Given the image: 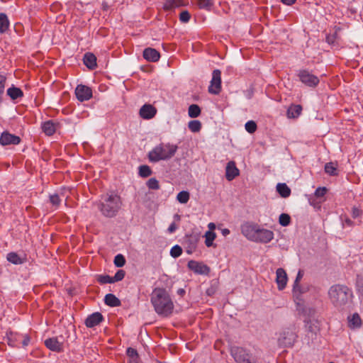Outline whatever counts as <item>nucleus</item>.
Masks as SVG:
<instances>
[{
  "mask_svg": "<svg viewBox=\"0 0 363 363\" xmlns=\"http://www.w3.org/2000/svg\"><path fill=\"white\" fill-rule=\"evenodd\" d=\"M245 128L249 133H254L257 130V126L254 121H249L245 123Z\"/></svg>",
  "mask_w": 363,
  "mask_h": 363,
  "instance_id": "79ce46f5",
  "label": "nucleus"
},
{
  "mask_svg": "<svg viewBox=\"0 0 363 363\" xmlns=\"http://www.w3.org/2000/svg\"><path fill=\"white\" fill-rule=\"evenodd\" d=\"M176 229H177V225L175 224V223L173 222L170 224L167 230L169 233H172L176 230Z\"/></svg>",
  "mask_w": 363,
  "mask_h": 363,
  "instance_id": "bf43d9fd",
  "label": "nucleus"
},
{
  "mask_svg": "<svg viewBox=\"0 0 363 363\" xmlns=\"http://www.w3.org/2000/svg\"><path fill=\"white\" fill-rule=\"evenodd\" d=\"M59 341H63L64 342V339H63V337L62 336H59Z\"/></svg>",
  "mask_w": 363,
  "mask_h": 363,
  "instance_id": "774afa93",
  "label": "nucleus"
},
{
  "mask_svg": "<svg viewBox=\"0 0 363 363\" xmlns=\"http://www.w3.org/2000/svg\"><path fill=\"white\" fill-rule=\"evenodd\" d=\"M104 318L103 315L99 312H95L87 316L85 319L84 324L87 328H92L96 325H99L103 322Z\"/></svg>",
  "mask_w": 363,
  "mask_h": 363,
  "instance_id": "2eb2a0df",
  "label": "nucleus"
},
{
  "mask_svg": "<svg viewBox=\"0 0 363 363\" xmlns=\"http://www.w3.org/2000/svg\"><path fill=\"white\" fill-rule=\"evenodd\" d=\"M221 233L223 236H227L230 234V230L228 228L221 229Z\"/></svg>",
  "mask_w": 363,
  "mask_h": 363,
  "instance_id": "e2e57ef3",
  "label": "nucleus"
},
{
  "mask_svg": "<svg viewBox=\"0 0 363 363\" xmlns=\"http://www.w3.org/2000/svg\"><path fill=\"white\" fill-rule=\"evenodd\" d=\"M178 3L176 0H165L163 5V9L165 10H170L176 6H178Z\"/></svg>",
  "mask_w": 363,
  "mask_h": 363,
  "instance_id": "49530a36",
  "label": "nucleus"
},
{
  "mask_svg": "<svg viewBox=\"0 0 363 363\" xmlns=\"http://www.w3.org/2000/svg\"><path fill=\"white\" fill-rule=\"evenodd\" d=\"M75 95L79 101H88L92 97V90L87 86L79 84L75 89Z\"/></svg>",
  "mask_w": 363,
  "mask_h": 363,
  "instance_id": "9b49d317",
  "label": "nucleus"
},
{
  "mask_svg": "<svg viewBox=\"0 0 363 363\" xmlns=\"http://www.w3.org/2000/svg\"><path fill=\"white\" fill-rule=\"evenodd\" d=\"M128 357V363H139L140 358L137 350L133 347H128L126 350Z\"/></svg>",
  "mask_w": 363,
  "mask_h": 363,
  "instance_id": "cd10ccee",
  "label": "nucleus"
},
{
  "mask_svg": "<svg viewBox=\"0 0 363 363\" xmlns=\"http://www.w3.org/2000/svg\"><path fill=\"white\" fill-rule=\"evenodd\" d=\"M177 294L179 295L180 296H184V294H186V291L184 289H179L177 291Z\"/></svg>",
  "mask_w": 363,
  "mask_h": 363,
  "instance_id": "0e129e2a",
  "label": "nucleus"
},
{
  "mask_svg": "<svg viewBox=\"0 0 363 363\" xmlns=\"http://www.w3.org/2000/svg\"><path fill=\"white\" fill-rule=\"evenodd\" d=\"M288 281L286 271L283 268H278L276 271V282L279 290L285 289Z\"/></svg>",
  "mask_w": 363,
  "mask_h": 363,
  "instance_id": "f3484780",
  "label": "nucleus"
},
{
  "mask_svg": "<svg viewBox=\"0 0 363 363\" xmlns=\"http://www.w3.org/2000/svg\"><path fill=\"white\" fill-rule=\"evenodd\" d=\"M303 272L302 270H298L296 277V279L294 282V284H297V285L300 284V281H301V279L303 278Z\"/></svg>",
  "mask_w": 363,
  "mask_h": 363,
  "instance_id": "4d7b16f0",
  "label": "nucleus"
},
{
  "mask_svg": "<svg viewBox=\"0 0 363 363\" xmlns=\"http://www.w3.org/2000/svg\"><path fill=\"white\" fill-rule=\"evenodd\" d=\"M6 82V75L2 73H0V104L2 101V95L4 93Z\"/></svg>",
  "mask_w": 363,
  "mask_h": 363,
  "instance_id": "ea45409f",
  "label": "nucleus"
},
{
  "mask_svg": "<svg viewBox=\"0 0 363 363\" xmlns=\"http://www.w3.org/2000/svg\"><path fill=\"white\" fill-rule=\"evenodd\" d=\"M302 106L298 104H291L287 109L286 115L289 118H297L301 113Z\"/></svg>",
  "mask_w": 363,
  "mask_h": 363,
  "instance_id": "5701e85b",
  "label": "nucleus"
},
{
  "mask_svg": "<svg viewBox=\"0 0 363 363\" xmlns=\"http://www.w3.org/2000/svg\"><path fill=\"white\" fill-rule=\"evenodd\" d=\"M104 303L106 305L111 307H117L121 305V302L119 298H118L113 294H108L104 297Z\"/></svg>",
  "mask_w": 363,
  "mask_h": 363,
  "instance_id": "b1692460",
  "label": "nucleus"
},
{
  "mask_svg": "<svg viewBox=\"0 0 363 363\" xmlns=\"http://www.w3.org/2000/svg\"><path fill=\"white\" fill-rule=\"evenodd\" d=\"M157 113V108L149 104H144L140 109V116L143 119H151Z\"/></svg>",
  "mask_w": 363,
  "mask_h": 363,
  "instance_id": "dca6fc26",
  "label": "nucleus"
},
{
  "mask_svg": "<svg viewBox=\"0 0 363 363\" xmlns=\"http://www.w3.org/2000/svg\"><path fill=\"white\" fill-rule=\"evenodd\" d=\"M195 3L199 9L207 11H210L214 4L213 0H195Z\"/></svg>",
  "mask_w": 363,
  "mask_h": 363,
  "instance_id": "7c9ffc66",
  "label": "nucleus"
},
{
  "mask_svg": "<svg viewBox=\"0 0 363 363\" xmlns=\"http://www.w3.org/2000/svg\"><path fill=\"white\" fill-rule=\"evenodd\" d=\"M188 128L193 133H198L201 129V123L198 120L191 121L188 123Z\"/></svg>",
  "mask_w": 363,
  "mask_h": 363,
  "instance_id": "c9c22d12",
  "label": "nucleus"
},
{
  "mask_svg": "<svg viewBox=\"0 0 363 363\" xmlns=\"http://www.w3.org/2000/svg\"><path fill=\"white\" fill-rule=\"evenodd\" d=\"M191 15L188 11H183L179 15V20L182 23H187L189 21Z\"/></svg>",
  "mask_w": 363,
  "mask_h": 363,
  "instance_id": "603ef678",
  "label": "nucleus"
},
{
  "mask_svg": "<svg viewBox=\"0 0 363 363\" xmlns=\"http://www.w3.org/2000/svg\"><path fill=\"white\" fill-rule=\"evenodd\" d=\"M148 158L150 162L159 161V146H156L152 151L149 152Z\"/></svg>",
  "mask_w": 363,
  "mask_h": 363,
  "instance_id": "4c0bfd02",
  "label": "nucleus"
},
{
  "mask_svg": "<svg viewBox=\"0 0 363 363\" xmlns=\"http://www.w3.org/2000/svg\"><path fill=\"white\" fill-rule=\"evenodd\" d=\"M178 149L177 145L173 144H160V160H168L172 157Z\"/></svg>",
  "mask_w": 363,
  "mask_h": 363,
  "instance_id": "f8f14e48",
  "label": "nucleus"
},
{
  "mask_svg": "<svg viewBox=\"0 0 363 363\" xmlns=\"http://www.w3.org/2000/svg\"><path fill=\"white\" fill-rule=\"evenodd\" d=\"M281 1L285 5L291 6L294 4L296 0H281Z\"/></svg>",
  "mask_w": 363,
  "mask_h": 363,
  "instance_id": "052dcab7",
  "label": "nucleus"
},
{
  "mask_svg": "<svg viewBox=\"0 0 363 363\" xmlns=\"http://www.w3.org/2000/svg\"><path fill=\"white\" fill-rule=\"evenodd\" d=\"M160 281H167V288H168L169 290L172 287L173 281L171 279H169L167 275H163L162 277H160Z\"/></svg>",
  "mask_w": 363,
  "mask_h": 363,
  "instance_id": "5fc2aeb1",
  "label": "nucleus"
},
{
  "mask_svg": "<svg viewBox=\"0 0 363 363\" xmlns=\"http://www.w3.org/2000/svg\"><path fill=\"white\" fill-rule=\"evenodd\" d=\"M147 187L150 189H159V182L155 178L150 179L146 183Z\"/></svg>",
  "mask_w": 363,
  "mask_h": 363,
  "instance_id": "de8ad7c7",
  "label": "nucleus"
},
{
  "mask_svg": "<svg viewBox=\"0 0 363 363\" xmlns=\"http://www.w3.org/2000/svg\"><path fill=\"white\" fill-rule=\"evenodd\" d=\"M84 64L91 70L94 69L97 67L96 57L91 52H86L83 58Z\"/></svg>",
  "mask_w": 363,
  "mask_h": 363,
  "instance_id": "412c9836",
  "label": "nucleus"
},
{
  "mask_svg": "<svg viewBox=\"0 0 363 363\" xmlns=\"http://www.w3.org/2000/svg\"><path fill=\"white\" fill-rule=\"evenodd\" d=\"M150 301L156 313H159V288L155 287L150 297Z\"/></svg>",
  "mask_w": 363,
  "mask_h": 363,
  "instance_id": "c756f323",
  "label": "nucleus"
},
{
  "mask_svg": "<svg viewBox=\"0 0 363 363\" xmlns=\"http://www.w3.org/2000/svg\"><path fill=\"white\" fill-rule=\"evenodd\" d=\"M204 237L206 238L205 244L209 247L213 245V242L216 238V235L214 232L208 230L206 232Z\"/></svg>",
  "mask_w": 363,
  "mask_h": 363,
  "instance_id": "f704fd0d",
  "label": "nucleus"
},
{
  "mask_svg": "<svg viewBox=\"0 0 363 363\" xmlns=\"http://www.w3.org/2000/svg\"><path fill=\"white\" fill-rule=\"evenodd\" d=\"M230 353L238 363H246L252 357V354L242 347H233Z\"/></svg>",
  "mask_w": 363,
  "mask_h": 363,
  "instance_id": "0eeeda50",
  "label": "nucleus"
},
{
  "mask_svg": "<svg viewBox=\"0 0 363 363\" xmlns=\"http://www.w3.org/2000/svg\"><path fill=\"white\" fill-rule=\"evenodd\" d=\"M6 259L8 262L16 265L24 264L28 260L26 255L24 254L23 256H21L15 252L8 253L6 255Z\"/></svg>",
  "mask_w": 363,
  "mask_h": 363,
  "instance_id": "a211bd4d",
  "label": "nucleus"
},
{
  "mask_svg": "<svg viewBox=\"0 0 363 363\" xmlns=\"http://www.w3.org/2000/svg\"><path fill=\"white\" fill-rule=\"evenodd\" d=\"M20 137L11 134L8 131H4L0 136V144L3 146L9 145H18L21 143Z\"/></svg>",
  "mask_w": 363,
  "mask_h": 363,
  "instance_id": "ddd939ff",
  "label": "nucleus"
},
{
  "mask_svg": "<svg viewBox=\"0 0 363 363\" xmlns=\"http://www.w3.org/2000/svg\"><path fill=\"white\" fill-rule=\"evenodd\" d=\"M362 211L357 207L354 206L352 209V216L353 218H357L362 215Z\"/></svg>",
  "mask_w": 363,
  "mask_h": 363,
  "instance_id": "6e6d98bb",
  "label": "nucleus"
},
{
  "mask_svg": "<svg viewBox=\"0 0 363 363\" xmlns=\"http://www.w3.org/2000/svg\"><path fill=\"white\" fill-rule=\"evenodd\" d=\"M298 335L294 326L282 328L278 333L277 344L280 348L291 347L296 341Z\"/></svg>",
  "mask_w": 363,
  "mask_h": 363,
  "instance_id": "20e7f679",
  "label": "nucleus"
},
{
  "mask_svg": "<svg viewBox=\"0 0 363 363\" xmlns=\"http://www.w3.org/2000/svg\"><path fill=\"white\" fill-rule=\"evenodd\" d=\"M10 21L7 15L0 13V34L5 33L9 28Z\"/></svg>",
  "mask_w": 363,
  "mask_h": 363,
  "instance_id": "393cba45",
  "label": "nucleus"
},
{
  "mask_svg": "<svg viewBox=\"0 0 363 363\" xmlns=\"http://www.w3.org/2000/svg\"><path fill=\"white\" fill-rule=\"evenodd\" d=\"M342 220L343 226L347 225L351 227L354 224L353 221L347 216H345L344 219L342 218Z\"/></svg>",
  "mask_w": 363,
  "mask_h": 363,
  "instance_id": "13d9d810",
  "label": "nucleus"
},
{
  "mask_svg": "<svg viewBox=\"0 0 363 363\" xmlns=\"http://www.w3.org/2000/svg\"><path fill=\"white\" fill-rule=\"evenodd\" d=\"M221 91V72L220 69H214L212 73L211 84L208 86V92L213 94H218Z\"/></svg>",
  "mask_w": 363,
  "mask_h": 363,
  "instance_id": "6e6552de",
  "label": "nucleus"
},
{
  "mask_svg": "<svg viewBox=\"0 0 363 363\" xmlns=\"http://www.w3.org/2000/svg\"><path fill=\"white\" fill-rule=\"evenodd\" d=\"M174 303L166 289H160V316L169 317L173 313Z\"/></svg>",
  "mask_w": 363,
  "mask_h": 363,
  "instance_id": "39448f33",
  "label": "nucleus"
},
{
  "mask_svg": "<svg viewBox=\"0 0 363 363\" xmlns=\"http://www.w3.org/2000/svg\"><path fill=\"white\" fill-rule=\"evenodd\" d=\"M187 267L190 270L197 274L208 275L211 271L208 265L195 260L189 261Z\"/></svg>",
  "mask_w": 363,
  "mask_h": 363,
  "instance_id": "9d476101",
  "label": "nucleus"
},
{
  "mask_svg": "<svg viewBox=\"0 0 363 363\" xmlns=\"http://www.w3.org/2000/svg\"><path fill=\"white\" fill-rule=\"evenodd\" d=\"M350 322L354 327H359L361 325V318L357 313H354Z\"/></svg>",
  "mask_w": 363,
  "mask_h": 363,
  "instance_id": "8fccbe9b",
  "label": "nucleus"
},
{
  "mask_svg": "<svg viewBox=\"0 0 363 363\" xmlns=\"http://www.w3.org/2000/svg\"><path fill=\"white\" fill-rule=\"evenodd\" d=\"M143 57L147 61L157 62L159 60V52L154 48H145L143 51Z\"/></svg>",
  "mask_w": 363,
  "mask_h": 363,
  "instance_id": "4be33fe9",
  "label": "nucleus"
},
{
  "mask_svg": "<svg viewBox=\"0 0 363 363\" xmlns=\"http://www.w3.org/2000/svg\"><path fill=\"white\" fill-rule=\"evenodd\" d=\"M30 342V337L28 336H25L24 339L22 342L23 346H27Z\"/></svg>",
  "mask_w": 363,
  "mask_h": 363,
  "instance_id": "680f3d73",
  "label": "nucleus"
},
{
  "mask_svg": "<svg viewBox=\"0 0 363 363\" xmlns=\"http://www.w3.org/2000/svg\"><path fill=\"white\" fill-rule=\"evenodd\" d=\"M242 234L250 241L257 243L267 244L274 237L273 231L262 228L253 222H245L240 226Z\"/></svg>",
  "mask_w": 363,
  "mask_h": 363,
  "instance_id": "f257e3e1",
  "label": "nucleus"
},
{
  "mask_svg": "<svg viewBox=\"0 0 363 363\" xmlns=\"http://www.w3.org/2000/svg\"><path fill=\"white\" fill-rule=\"evenodd\" d=\"M297 76L304 85L311 88L316 87L320 82L319 78L308 69H300Z\"/></svg>",
  "mask_w": 363,
  "mask_h": 363,
  "instance_id": "423d86ee",
  "label": "nucleus"
},
{
  "mask_svg": "<svg viewBox=\"0 0 363 363\" xmlns=\"http://www.w3.org/2000/svg\"><path fill=\"white\" fill-rule=\"evenodd\" d=\"M239 175V169L236 167L235 163L230 161L227 164L225 169V177L228 181H232Z\"/></svg>",
  "mask_w": 363,
  "mask_h": 363,
  "instance_id": "aec40b11",
  "label": "nucleus"
},
{
  "mask_svg": "<svg viewBox=\"0 0 363 363\" xmlns=\"http://www.w3.org/2000/svg\"><path fill=\"white\" fill-rule=\"evenodd\" d=\"M97 281L101 284L114 283L113 277L109 275H99L97 278Z\"/></svg>",
  "mask_w": 363,
  "mask_h": 363,
  "instance_id": "37998d69",
  "label": "nucleus"
},
{
  "mask_svg": "<svg viewBox=\"0 0 363 363\" xmlns=\"http://www.w3.org/2000/svg\"><path fill=\"white\" fill-rule=\"evenodd\" d=\"M279 223L281 226H288L291 223L290 216L287 213H281L279 218Z\"/></svg>",
  "mask_w": 363,
  "mask_h": 363,
  "instance_id": "e433bc0d",
  "label": "nucleus"
},
{
  "mask_svg": "<svg viewBox=\"0 0 363 363\" xmlns=\"http://www.w3.org/2000/svg\"><path fill=\"white\" fill-rule=\"evenodd\" d=\"M327 191H328V189L326 187H325V186L318 187L315 191L314 194H315V197H317V198H322L325 195Z\"/></svg>",
  "mask_w": 363,
  "mask_h": 363,
  "instance_id": "3c124183",
  "label": "nucleus"
},
{
  "mask_svg": "<svg viewBox=\"0 0 363 363\" xmlns=\"http://www.w3.org/2000/svg\"><path fill=\"white\" fill-rule=\"evenodd\" d=\"M45 345L51 351L62 352L64 350L63 341H59V337H50L45 340Z\"/></svg>",
  "mask_w": 363,
  "mask_h": 363,
  "instance_id": "4468645a",
  "label": "nucleus"
},
{
  "mask_svg": "<svg viewBox=\"0 0 363 363\" xmlns=\"http://www.w3.org/2000/svg\"><path fill=\"white\" fill-rule=\"evenodd\" d=\"M50 201L53 206H58L60 203L61 200L58 194H55L50 196Z\"/></svg>",
  "mask_w": 363,
  "mask_h": 363,
  "instance_id": "864d4df0",
  "label": "nucleus"
},
{
  "mask_svg": "<svg viewBox=\"0 0 363 363\" xmlns=\"http://www.w3.org/2000/svg\"><path fill=\"white\" fill-rule=\"evenodd\" d=\"M356 287L358 294L363 297V276H357Z\"/></svg>",
  "mask_w": 363,
  "mask_h": 363,
  "instance_id": "58836bf2",
  "label": "nucleus"
},
{
  "mask_svg": "<svg viewBox=\"0 0 363 363\" xmlns=\"http://www.w3.org/2000/svg\"><path fill=\"white\" fill-rule=\"evenodd\" d=\"M227 72H233V67H228L227 68Z\"/></svg>",
  "mask_w": 363,
  "mask_h": 363,
  "instance_id": "338daca9",
  "label": "nucleus"
},
{
  "mask_svg": "<svg viewBox=\"0 0 363 363\" xmlns=\"http://www.w3.org/2000/svg\"><path fill=\"white\" fill-rule=\"evenodd\" d=\"M190 198V194L187 191H182L178 193L177 200L182 204L186 203Z\"/></svg>",
  "mask_w": 363,
  "mask_h": 363,
  "instance_id": "72a5a7b5",
  "label": "nucleus"
},
{
  "mask_svg": "<svg viewBox=\"0 0 363 363\" xmlns=\"http://www.w3.org/2000/svg\"><path fill=\"white\" fill-rule=\"evenodd\" d=\"M201 112V108L197 104H191L188 109V114L190 118H197Z\"/></svg>",
  "mask_w": 363,
  "mask_h": 363,
  "instance_id": "2f4dec72",
  "label": "nucleus"
},
{
  "mask_svg": "<svg viewBox=\"0 0 363 363\" xmlns=\"http://www.w3.org/2000/svg\"><path fill=\"white\" fill-rule=\"evenodd\" d=\"M7 95L12 100H16L23 96V92L20 88L13 86L7 89Z\"/></svg>",
  "mask_w": 363,
  "mask_h": 363,
  "instance_id": "a878e982",
  "label": "nucleus"
},
{
  "mask_svg": "<svg viewBox=\"0 0 363 363\" xmlns=\"http://www.w3.org/2000/svg\"><path fill=\"white\" fill-rule=\"evenodd\" d=\"M309 288L307 285L294 284L293 285V298L296 305L301 306L303 305V295L308 292Z\"/></svg>",
  "mask_w": 363,
  "mask_h": 363,
  "instance_id": "1a4fd4ad",
  "label": "nucleus"
},
{
  "mask_svg": "<svg viewBox=\"0 0 363 363\" xmlns=\"http://www.w3.org/2000/svg\"><path fill=\"white\" fill-rule=\"evenodd\" d=\"M325 172L330 176H337V162H330L325 164Z\"/></svg>",
  "mask_w": 363,
  "mask_h": 363,
  "instance_id": "bb28decb",
  "label": "nucleus"
},
{
  "mask_svg": "<svg viewBox=\"0 0 363 363\" xmlns=\"http://www.w3.org/2000/svg\"><path fill=\"white\" fill-rule=\"evenodd\" d=\"M277 191L283 198H287L291 194V189L285 183H279L277 185Z\"/></svg>",
  "mask_w": 363,
  "mask_h": 363,
  "instance_id": "c85d7f7f",
  "label": "nucleus"
},
{
  "mask_svg": "<svg viewBox=\"0 0 363 363\" xmlns=\"http://www.w3.org/2000/svg\"><path fill=\"white\" fill-rule=\"evenodd\" d=\"M122 206V201L117 194H106L101 197L98 208L101 214L107 218L115 217Z\"/></svg>",
  "mask_w": 363,
  "mask_h": 363,
  "instance_id": "7ed1b4c3",
  "label": "nucleus"
},
{
  "mask_svg": "<svg viewBox=\"0 0 363 363\" xmlns=\"http://www.w3.org/2000/svg\"><path fill=\"white\" fill-rule=\"evenodd\" d=\"M208 227L209 228V230L213 231L216 228V225L213 223H210L208 225Z\"/></svg>",
  "mask_w": 363,
  "mask_h": 363,
  "instance_id": "69168bd1",
  "label": "nucleus"
},
{
  "mask_svg": "<svg viewBox=\"0 0 363 363\" xmlns=\"http://www.w3.org/2000/svg\"><path fill=\"white\" fill-rule=\"evenodd\" d=\"M187 242L190 244L192 247H195L199 241V236L198 234H191L186 236Z\"/></svg>",
  "mask_w": 363,
  "mask_h": 363,
  "instance_id": "a18cd8bd",
  "label": "nucleus"
},
{
  "mask_svg": "<svg viewBox=\"0 0 363 363\" xmlns=\"http://www.w3.org/2000/svg\"><path fill=\"white\" fill-rule=\"evenodd\" d=\"M328 296L332 304L338 310L349 308L353 298L352 291L345 285L335 284L330 286Z\"/></svg>",
  "mask_w": 363,
  "mask_h": 363,
  "instance_id": "f03ea898",
  "label": "nucleus"
},
{
  "mask_svg": "<svg viewBox=\"0 0 363 363\" xmlns=\"http://www.w3.org/2000/svg\"><path fill=\"white\" fill-rule=\"evenodd\" d=\"M150 167L146 164L140 165L138 167V174L142 178H147L152 174Z\"/></svg>",
  "mask_w": 363,
  "mask_h": 363,
  "instance_id": "473e14b6",
  "label": "nucleus"
},
{
  "mask_svg": "<svg viewBox=\"0 0 363 363\" xmlns=\"http://www.w3.org/2000/svg\"><path fill=\"white\" fill-rule=\"evenodd\" d=\"M113 262L117 267H122L125 264V259L123 255L118 254L114 257Z\"/></svg>",
  "mask_w": 363,
  "mask_h": 363,
  "instance_id": "a19ab883",
  "label": "nucleus"
},
{
  "mask_svg": "<svg viewBox=\"0 0 363 363\" xmlns=\"http://www.w3.org/2000/svg\"><path fill=\"white\" fill-rule=\"evenodd\" d=\"M125 272L123 269H119L116 272L113 277V282L119 281L123 279Z\"/></svg>",
  "mask_w": 363,
  "mask_h": 363,
  "instance_id": "09e8293b",
  "label": "nucleus"
},
{
  "mask_svg": "<svg viewBox=\"0 0 363 363\" xmlns=\"http://www.w3.org/2000/svg\"><path fill=\"white\" fill-rule=\"evenodd\" d=\"M182 249L178 245L173 246L170 250V255L174 258L179 257L182 255Z\"/></svg>",
  "mask_w": 363,
  "mask_h": 363,
  "instance_id": "c03bdc74",
  "label": "nucleus"
},
{
  "mask_svg": "<svg viewBox=\"0 0 363 363\" xmlns=\"http://www.w3.org/2000/svg\"><path fill=\"white\" fill-rule=\"evenodd\" d=\"M58 123L55 122L52 120L47 121L42 123L41 128L43 132L48 136H51L55 134L58 125Z\"/></svg>",
  "mask_w": 363,
  "mask_h": 363,
  "instance_id": "6ab92c4d",
  "label": "nucleus"
}]
</instances>
